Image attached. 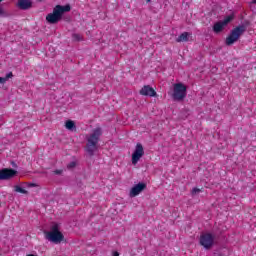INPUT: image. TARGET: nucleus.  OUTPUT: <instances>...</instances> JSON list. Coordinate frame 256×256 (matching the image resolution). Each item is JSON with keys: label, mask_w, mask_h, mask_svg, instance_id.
<instances>
[{"label": "nucleus", "mask_w": 256, "mask_h": 256, "mask_svg": "<svg viewBox=\"0 0 256 256\" xmlns=\"http://www.w3.org/2000/svg\"><path fill=\"white\" fill-rule=\"evenodd\" d=\"M26 256H35L34 254H28V255H26Z\"/></svg>", "instance_id": "27"}, {"label": "nucleus", "mask_w": 256, "mask_h": 256, "mask_svg": "<svg viewBox=\"0 0 256 256\" xmlns=\"http://www.w3.org/2000/svg\"><path fill=\"white\" fill-rule=\"evenodd\" d=\"M145 155V149L143 148V144L137 143L131 156L132 165H137L141 158Z\"/></svg>", "instance_id": "9"}, {"label": "nucleus", "mask_w": 256, "mask_h": 256, "mask_svg": "<svg viewBox=\"0 0 256 256\" xmlns=\"http://www.w3.org/2000/svg\"><path fill=\"white\" fill-rule=\"evenodd\" d=\"M0 83H1L2 85H4V83H7V78H5V77H0Z\"/></svg>", "instance_id": "21"}, {"label": "nucleus", "mask_w": 256, "mask_h": 256, "mask_svg": "<svg viewBox=\"0 0 256 256\" xmlns=\"http://www.w3.org/2000/svg\"><path fill=\"white\" fill-rule=\"evenodd\" d=\"M235 15L230 14L226 16L223 20H220L213 25V32L219 35V33H223L225 27L231 23L232 19H234Z\"/></svg>", "instance_id": "7"}, {"label": "nucleus", "mask_w": 256, "mask_h": 256, "mask_svg": "<svg viewBox=\"0 0 256 256\" xmlns=\"http://www.w3.org/2000/svg\"><path fill=\"white\" fill-rule=\"evenodd\" d=\"M189 37H191V33L183 32L178 38L176 39L177 43H185L189 41Z\"/></svg>", "instance_id": "15"}, {"label": "nucleus", "mask_w": 256, "mask_h": 256, "mask_svg": "<svg viewBox=\"0 0 256 256\" xmlns=\"http://www.w3.org/2000/svg\"><path fill=\"white\" fill-rule=\"evenodd\" d=\"M146 1V3H151V0H145Z\"/></svg>", "instance_id": "26"}, {"label": "nucleus", "mask_w": 256, "mask_h": 256, "mask_svg": "<svg viewBox=\"0 0 256 256\" xmlns=\"http://www.w3.org/2000/svg\"><path fill=\"white\" fill-rule=\"evenodd\" d=\"M140 95H144L145 97H156L157 92L155 91V89H153V87L146 85L141 88Z\"/></svg>", "instance_id": "12"}, {"label": "nucleus", "mask_w": 256, "mask_h": 256, "mask_svg": "<svg viewBox=\"0 0 256 256\" xmlns=\"http://www.w3.org/2000/svg\"><path fill=\"white\" fill-rule=\"evenodd\" d=\"M187 97V86L183 83H176L173 85L172 99L174 101H183Z\"/></svg>", "instance_id": "5"}, {"label": "nucleus", "mask_w": 256, "mask_h": 256, "mask_svg": "<svg viewBox=\"0 0 256 256\" xmlns=\"http://www.w3.org/2000/svg\"><path fill=\"white\" fill-rule=\"evenodd\" d=\"M26 185V189H29L31 187H37V184L35 183H24Z\"/></svg>", "instance_id": "17"}, {"label": "nucleus", "mask_w": 256, "mask_h": 256, "mask_svg": "<svg viewBox=\"0 0 256 256\" xmlns=\"http://www.w3.org/2000/svg\"><path fill=\"white\" fill-rule=\"evenodd\" d=\"M63 171L61 170H56L54 173H56V175H60V173H62Z\"/></svg>", "instance_id": "23"}, {"label": "nucleus", "mask_w": 256, "mask_h": 256, "mask_svg": "<svg viewBox=\"0 0 256 256\" xmlns=\"http://www.w3.org/2000/svg\"><path fill=\"white\" fill-rule=\"evenodd\" d=\"M65 128L68 129V131H75V129H77L75 122L72 120H67L65 122Z\"/></svg>", "instance_id": "16"}, {"label": "nucleus", "mask_w": 256, "mask_h": 256, "mask_svg": "<svg viewBox=\"0 0 256 256\" xmlns=\"http://www.w3.org/2000/svg\"><path fill=\"white\" fill-rule=\"evenodd\" d=\"M69 11H71V6L69 4L65 6L57 5L53 9V13L46 16V21L50 24L59 23V21H61V17H63V14L69 13Z\"/></svg>", "instance_id": "4"}, {"label": "nucleus", "mask_w": 256, "mask_h": 256, "mask_svg": "<svg viewBox=\"0 0 256 256\" xmlns=\"http://www.w3.org/2000/svg\"><path fill=\"white\" fill-rule=\"evenodd\" d=\"M4 78L7 79V81H9V79L13 78V72H9L8 74H6V77Z\"/></svg>", "instance_id": "20"}, {"label": "nucleus", "mask_w": 256, "mask_h": 256, "mask_svg": "<svg viewBox=\"0 0 256 256\" xmlns=\"http://www.w3.org/2000/svg\"><path fill=\"white\" fill-rule=\"evenodd\" d=\"M103 135V130L101 127H97L92 130V132L87 137V145L86 151L89 155H93L97 150V144L99 143V139Z\"/></svg>", "instance_id": "2"}, {"label": "nucleus", "mask_w": 256, "mask_h": 256, "mask_svg": "<svg viewBox=\"0 0 256 256\" xmlns=\"http://www.w3.org/2000/svg\"><path fill=\"white\" fill-rule=\"evenodd\" d=\"M74 37H76V39L78 40V41H81V37H79V35H75Z\"/></svg>", "instance_id": "24"}, {"label": "nucleus", "mask_w": 256, "mask_h": 256, "mask_svg": "<svg viewBox=\"0 0 256 256\" xmlns=\"http://www.w3.org/2000/svg\"><path fill=\"white\" fill-rule=\"evenodd\" d=\"M145 189H147V184H145L144 182H139L138 184L134 185L130 189L129 197H131V198L137 197V196L141 195V193H143V191H145Z\"/></svg>", "instance_id": "11"}, {"label": "nucleus", "mask_w": 256, "mask_h": 256, "mask_svg": "<svg viewBox=\"0 0 256 256\" xmlns=\"http://www.w3.org/2000/svg\"><path fill=\"white\" fill-rule=\"evenodd\" d=\"M16 6L18 7V9H21L22 11H27V9H31V7H33V1L18 0Z\"/></svg>", "instance_id": "13"}, {"label": "nucleus", "mask_w": 256, "mask_h": 256, "mask_svg": "<svg viewBox=\"0 0 256 256\" xmlns=\"http://www.w3.org/2000/svg\"><path fill=\"white\" fill-rule=\"evenodd\" d=\"M17 176V170L12 168H3L0 169V181H9L13 177Z\"/></svg>", "instance_id": "10"}, {"label": "nucleus", "mask_w": 256, "mask_h": 256, "mask_svg": "<svg viewBox=\"0 0 256 256\" xmlns=\"http://www.w3.org/2000/svg\"><path fill=\"white\" fill-rule=\"evenodd\" d=\"M199 243L204 249H211L215 245V235L212 233H203L200 235Z\"/></svg>", "instance_id": "8"}, {"label": "nucleus", "mask_w": 256, "mask_h": 256, "mask_svg": "<svg viewBox=\"0 0 256 256\" xmlns=\"http://www.w3.org/2000/svg\"><path fill=\"white\" fill-rule=\"evenodd\" d=\"M103 135V130L101 127H97L92 130V132L87 137V145L86 151L89 155H93L97 150V144L99 143V139Z\"/></svg>", "instance_id": "1"}, {"label": "nucleus", "mask_w": 256, "mask_h": 256, "mask_svg": "<svg viewBox=\"0 0 256 256\" xmlns=\"http://www.w3.org/2000/svg\"><path fill=\"white\" fill-rule=\"evenodd\" d=\"M245 33V26H238L236 28H234L230 34L228 35V37H226L225 43L226 45H233L234 43H237V41H239V38L241 37V35H243Z\"/></svg>", "instance_id": "6"}, {"label": "nucleus", "mask_w": 256, "mask_h": 256, "mask_svg": "<svg viewBox=\"0 0 256 256\" xmlns=\"http://www.w3.org/2000/svg\"><path fill=\"white\" fill-rule=\"evenodd\" d=\"M75 165H77V163L75 161H72L68 164V169H73V167H75Z\"/></svg>", "instance_id": "19"}, {"label": "nucleus", "mask_w": 256, "mask_h": 256, "mask_svg": "<svg viewBox=\"0 0 256 256\" xmlns=\"http://www.w3.org/2000/svg\"><path fill=\"white\" fill-rule=\"evenodd\" d=\"M112 256H119V252H113Z\"/></svg>", "instance_id": "25"}, {"label": "nucleus", "mask_w": 256, "mask_h": 256, "mask_svg": "<svg viewBox=\"0 0 256 256\" xmlns=\"http://www.w3.org/2000/svg\"><path fill=\"white\" fill-rule=\"evenodd\" d=\"M15 193H21L22 195H28L29 191H27V186L25 183H21L20 185L14 186Z\"/></svg>", "instance_id": "14"}, {"label": "nucleus", "mask_w": 256, "mask_h": 256, "mask_svg": "<svg viewBox=\"0 0 256 256\" xmlns=\"http://www.w3.org/2000/svg\"><path fill=\"white\" fill-rule=\"evenodd\" d=\"M0 3H3V0H0ZM5 11H3V8L0 7V15H3Z\"/></svg>", "instance_id": "22"}, {"label": "nucleus", "mask_w": 256, "mask_h": 256, "mask_svg": "<svg viewBox=\"0 0 256 256\" xmlns=\"http://www.w3.org/2000/svg\"><path fill=\"white\" fill-rule=\"evenodd\" d=\"M197 193H201V189H199V188H193V189H192V195H197Z\"/></svg>", "instance_id": "18"}, {"label": "nucleus", "mask_w": 256, "mask_h": 256, "mask_svg": "<svg viewBox=\"0 0 256 256\" xmlns=\"http://www.w3.org/2000/svg\"><path fill=\"white\" fill-rule=\"evenodd\" d=\"M45 237L48 241L55 243L56 245L61 243V241L65 239V236H63V233L61 232V224L55 222L52 223L50 230L45 232Z\"/></svg>", "instance_id": "3"}, {"label": "nucleus", "mask_w": 256, "mask_h": 256, "mask_svg": "<svg viewBox=\"0 0 256 256\" xmlns=\"http://www.w3.org/2000/svg\"><path fill=\"white\" fill-rule=\"evenodd\" d=\"M252 3H256V0H253Z\"/></svg>", "instance_id": "28"}]
</instances>
